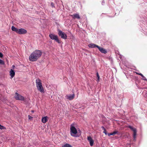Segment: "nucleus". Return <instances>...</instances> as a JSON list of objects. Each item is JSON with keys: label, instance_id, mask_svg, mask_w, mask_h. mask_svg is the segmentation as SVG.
<instances>
[{"label": "nucleus", "instance_id": "f3484780", "mask_svg": "<svg viewBox=\"0 0 147 147\" xmlns=\"http://www.w3.org/2000/svg\"><path fill=\"white\" fill-rule=\"evenodd\" d=\"M118 131H113V132L110 133H108V135L109 136H110L116 134H118Z\"/></svg>", "mask_w": 147, "mask_h": 147}, {"label": "nucleus", "instance_id": "c756f323", "mask_svg": "<svg viewBox=\"0 0 147 147\" xmlns=\"http://www.w3.org/2000/svg\"><path fill=\"white\" fill-rule=\"evenodd\" d=\"M15 66L14 65H13L12 66V67L13 68L15 67Z\"/></svg>", "mask_w": 147, "mask_h": 147}, {"label": "nucleus", "instance_id": "2f4dec72", "mask_svg": "<svg viewBox=\"0 0 147 147\" xmlns=\"http://www.w3.org/2000/svg\"><path fill=\"white\" fill-rule=\"evenodd\" d=\"M108 16L109 17H110V18H111L112 17V16Z\"/></svg>", "mask_w": 147, "mask_h": 147}, {"label": "nucleus", "instance_id": "f8f14e48", "mask_svg": "<svg viewBox=\"0 0 147 147\" xmlns=\"http://www.w3.org/2000/svg\"><path fill=\"white\" fill-rule=\"evenodd\" d=\"M48 117L47 116L44 117L42 119V121L43 123H46L48 121Z\"/></svg>", "mask_w": 147, "mask_h": 147}, {"label": "nucleus", "instance_id": "473e14b6", "mask_svg": "<svg viewBox=\"0 0 147 147\" xmlns=\"http://www.w3.org/2000/svg\"><path fill=\"white\" fill-rule=\"evenodd\" d=\"M146 88V87H145V88ZM142 89H143V88Z\"/></svg>", "mask_w": 147, "mask_h": 147}, {"label": "nucleus", "instance_id": "1a4fd4ad", "mask_svg": "<svg viewBox=\"0 0 147 147\" xmlns=\"http://www.w3.org/2000/svg\"><path fill=\"white\" fill-rule=\"evenodd\" d=\"M99 51L102 53H103L104 54H106L107 53V51L105 49H104L103 48L99 46L97 48Z\"/></svg>", "mask_w": 147, "mask_h": 147}, {"label": "nucleus", "instance_id": "a211bd4d", "mask_svg": "<svg viewBox=\"0 0 147 147\" xmlns=\"http://www.w3.org/2000/svg\"><path fill=\"white\" fill-rule=\"evenodd\" d=\"M143 95L147 99V92L146 90H144L142 93Z\"/></svg>", "mask_w": 147, "mask_h": 147}, {"label": "nucleus", "instance_id": "20e7f679", "mask_svg": "<svg viewBox=\"0 0 147 147\" xmlns=\"http://www.w3.org/2000/svg\"><path fill=\"white\" fill-rule=\"evenodd\" d=\"M49 36L50 38L52 40H55L58 43H61L60 40L59 39L57 35L53 34H49Z\"/></svg>", "mask_w": 147, "mask_h": 147}, {"label": "nucleus", "instance_id": "c85d7f7f", "mask_svg": "<svg viewBox=\"0 0 147 147\" xmlns=\"http://www.w3.org/2000/svg\"><path fill=\"white\" fill-rule=\"evenodd\" d=\"M104 3H105V2H104L103 1L102 2V4L104 5Z\"/></svg>", "mask_w": 147, "mask_h": 147}, {"label": "nucleus", "instance_id": "6ab92c4d", "mask_svg": "<svg viewBox=\"0 0 147 147\" xmlns=\"http://www.w3.org/2000/svg\"><path fill=\"white\" fill-rule=\"evenodd\" d=\"M137 74L141 76L142 78V79L144 80H147V79L141 73H137Z\"/></svg>", "mask_w": 147, "mask_h": 147}, {"label": "nucleus", "instance_id": "f03ea898", "mask_svg": "<svg viewBox=\"0 0 147 147\" xmlns=\"http://www.w3.org/2000/svg\"><path fill=\"white\" fill-rule=\"evenodd\" d=\"M70 130L71 135L72 136L77 137H79L81 135V131L80 130H78V132L76 127L72 125H71Z\"/></svg>", "mask_w": 147, "mask_h": 147}, {"label": "nucleus", "instance_id": "7c9ffc66", "mask_svg": "<svg viewBox=\"0 0 147 147\" xmlns=\"http://www.w3.org/2000/svg\"><path fill=\"white\" fill-rule=\"evenodd\" d=\"M31 112H32V113H34V111L33 110H32L31 111Z\"/></svg>", "mask_w": 147, "mask_h": 147}, {"label": "nucleus", "instance_id": "5701e85b", "mask_svg": "<svg viewBox=\"0 0 147 147\" xmlns=\"http://www.w3.org/2000/svg\"><path fill=\"white\" fill-rule=\"evenodd\" d=\"M96 76L98 78V80L99 81V80L100 77L98 72L96 73Z\"/></svg>", "mask_w": 147, "mask_h": 147}, {"label": "nucleus", "instance_id": "9d476101", "mask_svg": "<svg viewBox=\"0 0 147 147\" xmlns=\"http://www.w3.org/2000/svg\"><path fill=\"white\" fill-rule=\"evenodd\" d=\"M87 139L90 142V145L91 146H92L94 143L93 140L92 139V138L90 136L88 137Z\"/></svg>", "mask_w": 147, "mask_h": 147}, {"label": "nucleus", "instance_id": "9b49d317", "mask_svg": "<svg viewBox=\"0 0 147 147\" xmlns=\"http://www.w3.org/2000/svg\"><path fill=\"white\" fill-rule=\"evenodd\" d=\"M71 16L74 19H75L76 18L77 19H80V17L79 14L77 13L71 15Z\"/></svg>", "mask_w": 147, "mask_h": 147}, {"label": "nucleus", "instance_id": "423d86ee", "mask_svg": "<svg viewBox=\"0 0 147 147\" xmlns=\"http://www.w3.org/2000/svg\"><path fill=\"white\" fill-rule=\"evenodd\" d=\"M15 98L17 100L23 101L24 100V97L20 94L17 92L15 93Z\"/></svg>", "mask_w": 147, "mask_h": 147}, {"label": "nucleus", "instance_id": "ddd939ff", "mask_svg": "<svg viewBox=\"0 0 147 147\" xmlns=\"http://www.w3.org/2000/svg\"><path fill=\"white\" fill-rule=\"evenodd\" d=\"M75 95L74 94L70 95L69 96H67V99L69 100H71L74 99V97Z\"/></svg>", "mask_w": 147, "mask_h": 147}, {"label": "nucleus", "instance_id": "a878e982", "mask_svg": "<svg viewBox=\"0 0 147 147\" xmlns=\"http://www.w3.org/2000/svg\"><path fill=\"white\" fill-rule=\"evenodd\" d=\"M51 6L52 7H55L54 5V3L53 2H51Z\"/></svg>", "mask_w": 147, "mask_h": 147}, {"label": "nucleus", "instance_id": "7ed1b4c3", "mask_svg": "<svg viewBox=\"0 0 147 147\" xmlns=\"http://www.w3.org/2000/svg\"><path fill=\"white\" fill-rule=\"evenodd\" d=\"M36 83L38 90L41 93H44L45 91L42 86L41 80L39 79H37L36 80Z\"/></svg>", "mask_w": 147, "mask_h": 147}, {"label": "nucleus", "instance_id": "39448f33", "mask_svg": "<svg viewBox=\"0 0 147 147\" xmlns=\"http://www.w3.org/2000/svg\"><path fill=\"white\" fill-rule=\"evenodd\" d=\"M58 34L61 38L65 40L67 38V36L64 32L59 29L58 30Z\"/></svg>", "mask_w": 147, "mask_h": 147}, {"label": "nucleus", "instance_id": "b1692460", "mask_svg": "<svg viewBox=\"0 0 147 147\" xmlns=\"http://www.w3.org/2000/svg\"><path fill=\"white\" fill-rule=\"evenodd\" d=\"M28 119H30L31 120H32L33 119V117L30 116V115H28Z\"/></svg>", "mask_w": 147, "mask_h": 147}, {"label": "nucleus", "instance_id": "393cba45", "mask_svg": "<svg viewBox=\"0 0 147 147\" xmlns=\"http://www.w3.org/2000/svg\"><path fill=\"white\" fill-rule=\"evenodd\" d=\"M103 130L104 131H103V133H104L106 135H107V134L108 135V134L107 133L106 129H105Z\"/></svg>", "mask_w": 147, "mask_h": 147}, {"label": "nucleus", "instance_id": "412c9836", "mask_svg": "<svg viewBox=\"0 0 147 147\" xmlns=\"http://www.w3.org/2000/svg\"><path fill=\"white\" fill-rule=\"evenodd\" d=\"M5 129L6 128L5 127L3 126L0 124V129Z\"/></svg>", "mask_w": 147, "mask_h": 147}, {"label": "nucleus", "instance_id": "2eb2a0df", "mask_svg": "<svg viewBox=\"0 0 147 147\" xmlns=\"http://www.w3.org/2000/svg\"><path fill=\"white\" fill-rule=\"evenodd\" d=\"M10 73L11 78H12L15 76V72L13 70L11 69L10 71Z\"/></svg>", "mask_w": 147, "mask_h": 147}, {"label": "nucleus", "instance_id": "6e6552de", "mask_svg": "<svg viewBox=\"0 0 147 147\" xmlns=\"http://www.w3.org/2000/svg\"><path fill=\"white\" fill-rule=\"evenodd\" d=\"M27 31L25 29L23 28H21L19 29L18 31V34H26Z\"/></svg>", "mask_w": 147, "mask_h": 147}, {"label": "nucleus", "instance_id": "4468645a", "mask_svg": "<svg viewBox=\"0 0 147 147\" xmlns=\"http://www.w3.org/2000/svg\"><path fill=\"white\" fill-rule=\"evenodd\" d=\"M88 46L90 48H94L95 47L98 48V46L94 44H90L88 45Z\"/></svg>", "mask_w": 147, "mask_h": 147}, {"label": "nucleus", "instance_id": "cd10ccee", "mask_svg": "<svg viewBox=\"0 0 147 147\" xmlns=\"http://www.w3.org/2000/svg\"><path fill=\"white\" fill-rule=\"evenodd\" d=\"M101 128L103 129V130H104L105 129V128L104 127V126H102L101 127Z\"/></svg>", "mask_w": 147, "mask_h": 147}, {"label": "nucleus", "instance_id": "aec40b11", "mask_svg": "<svg viewBox=\"0 0 147 147\" xmlns=\"http://www.w3.org/2000/svg\"><path fill=\"white\" fill-rule=\"evenodd\" d=\"M62 147H73L70 144H66L62 146Z\"/></svg>", "mask_w": 147, "mask_h": 147}, {"label": "nucleus", "instance_id": "dca6fc26", "mask_svg": "<svg viewBox=\"0 0 147 147\" xmlns=\"http://www.w3.org/2000/svg\"><path fill=\"white\" fill-rule=\"evenodd\" d=\"M11 30L12 31L16 32L17 33H18V31L19 29L16 28L14 26H12L11 28Z\"/></svg>", "mask_w": 147, "mask_h": 147}, {"label": "nucleus", "instance_id": "0eeeda50", "mask_svg": "<svg viewBox=\"0 0 147 147\" xmlns=\"http://www.w3.org/2000/svg\"><path fill=\"white\" fill-rule=\"evenodd\" d=\"M128 127L130 128L131 130H132L133 132V137L135 139L136 138V135L137 130L136 128L133 127L131 125H129Z\"/></svg>", "mask_w": 147, "mask_h": 147}, {"label": "nucleus", "instance_id": "f257e3e1", "mask_svg": "<svg viewBox=\"0 0 147 147\" xmlns=\"http://www.w3.org/2000/svg\"><path fill=\"white\" fill-rule=\"evenodd\" d=\"M42 54V53L41 51L36 50L30 54L29 56V60L32 62L36 61L40 57Z\"/></svg>", "mask_w": 147, "mask_h": 147}, {"label": "nucleus", "instance_id": "4be33fe9", "mask_svg": "<svg viewBox=\"0 0 147 147\" xmlns=\"http://www.w3.org/2000/svg\"><path fill=\"white\" fill-rule=\"evenodd\" d=\"M4 62L2 60L0 59V64L1 65H4Z\"/></svg>", "mask_w": 147, "mask_h": 147}, {"label": "nucleus", "instance_id": "bb28decb", "mask_svg": "<svg viewBox=\"0 0 147 147\" xmlns=\"http://www.w3.org/2000/svg\"><path fill=\"white\" fill-rule=\"evenodd\" d=\"M3 56V54L1 52H0V57H2Z\"/></svg>", "mask_w": 147, "mask_h": 147}]
</instances>
